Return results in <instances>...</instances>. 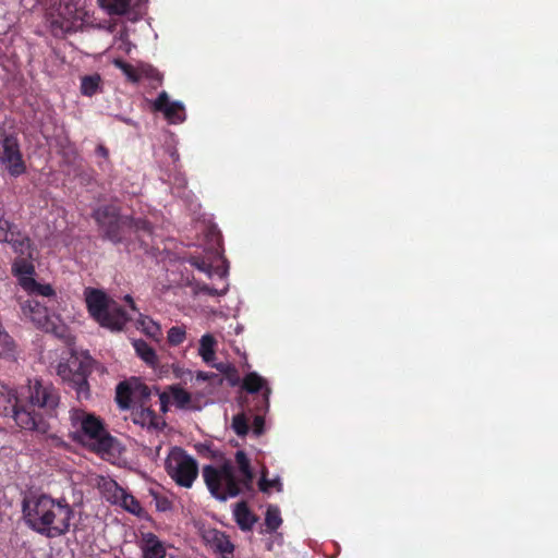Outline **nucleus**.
Returning a JSON list of instances; mask_svg holds the SVG:
<instances>
[{"instance_id": "1", "label": "nucleus", "mask_w": 558, "mask_h": 558, "mask_svg": "<svg viewBox=\"0 0 558 558\" xmlns=\"http://www.w3.org/2000/svg\"><path fill=\"white\" fill-rule=\"evenodd\" d=\"M22 510L25 523L49 538L66 534L74 518L73 508L64 498H52L46 494L26 497Z\"/></svg>"}, {"instance_id": "2", "label": "nucleus", "mask_w": 558, "mask_h": 558, "mask_svg": "<svg viewBox=\"0 0 558 558\" xmlns=\"http://www.w3.org/2000/svg\"><path fill=\"white\" fill-rule=\"evenodd\" d=\"M234 465L227 461L203 468V477L210 494L220 501L236 497L251 488L253 472L250 460L243 451L235 453Z\"/></svg>"}, {"instance_id": "3", "label": "nucleus", "mask_w": 558, "mask_h": 558, "mask_svg": "<svg viewBox=\"0 0 558 558\" xmlns=\"http://www.w3.org/2000/svg\"><path fill=\"white\" fill-rule=\"evenodd\" d=\"M70 421L75 440L100 454L112 449L113 438L96 415L82 409H73L70 411Z\"/></svg>"}, {"instance_id": "4", "label": "nucleus", "mask_w": 558, "mask_h": 558, "mask_svg": "<svg viewBox=\"0 0 558 558\" xmlns=\"http://www.w3.org/2000/svg\"><path fill=\"white\" fill-rule=\"evenodd\" d=\"M85 302L90 316L101 326L112 331H120L129 322L130 316L105 292L97 289H86Z\"/></svg>"}, {"instance_id": "5", "label": "nucleus", "mask_w": 558, "mask_h": 558, "mask_svg": "<svg viewBox=\"0 0 558 558\" xmlns=\"http://www.w3.org/2000/svg\"><path fill=\"white\" fill-rule=\"evenodd\" d=\"M86 17L83 0H52L47 13V21L57 36L78 31Z\"/></svg>"}, {"instance_id": "6", "label": "nucleus", "mask_w": 558, "mask_h": 558, "mask_svg": "<svg viewBox=\"0 0 558 558\" xmlns=\"http://www.w3.org/2000/svg\"><path fill=\"white\" fill-rule=\"evenodd\" d=\"M0 411L4 415L12 414L15 423L23 429L45 433L47 424L44 423L34 412L23 405L15 391L5 384L0 383Z\"/></svg>"}, {"instance_id": "7", "label": "nucleus", "mask_w": 558, "mask_h": 558, "mask_svg": "<svg viewBox=\"0 0 558 558\" xmlns=\"http://www.w3.org/2000/svg\"><path fill=\"white\" fill-rule=\"evenodd\" d=\"M165 468L170 478L184 488H191L198 476L197 461L180 447L171 448Z\"/></svg>"}, {"instance_id": "8", "label": "nucleus", "mask_w": 558, "mask_h": 558, "mask_svg": "<svg viewBox=\"0 0 558 558\" xmlns=\"http://www.w3.org/2000/svg\"><path fill=\"white\" fill-rule=\"evenodd\" d=\"M90 359L88 356L80 357L71 355L65 363H59L57 373L61 379L75 389L78 399H87L89 388L87 384V374L89 372Z\"/></svg>"}, {"instance_id": "9", "label": "nucleus", "mask_w": 558, "mask_h": 558, "mask_svg": "<svg viewBox=\"0 0 558 558\" xmlns=\"http://www.w3.org/2000/svg\"><path fill=\"white\" fill-rule=\"evenodd\" d=\"M27 392V401H23V405L28 411L34 412L45 423L43 417L35 412V408L41 409L47 413H52L60 401L57 389L50 383L34 379L29 380Z\"/></svg>"}, {"instance_id": "10", "label": "nucleus", "mask_w": 558, "mask_h": 558, "mask_svg": "<svg viewBox=\"0 0 558 558\" xmlns=\"http://www.w3.org/2000/svg\"><path fill=\"white\" fill-rule=\"evenodd\" d=\"M0 163L13 177H17L25 171L16 138L8 135L2 128H0Z\"/></svg>"}, {"instance_id": "11", "label": "nucleus", "mask_w": 558, "mask_h": 558, "mask_svg": "<svg viewBox=\"0 0 558 558\" xmlns=\"http://www.w3.org/2000/svg\"><path fill=\"white\" fill-rule=\"evenodd\" d=\"M149 395L147 386L137 379H132L117 386L116 400L121 409H129L137 401L147 399Z\"/></svg>"}, {"instance_id": "12", "label": "nucleus", "mask_w": 558, "mask_h": 558, "mask_svg": "<svg viewBox=\"0 0 558 558\" xmlns=\"http://www.w3.org/2000/svg\"><path fill=\"white\" fill-rule=\"evenodd\" d=\"M106 498L114 505H119L132 514L141 515L143 508L138 500L128 493L123 487L119 486L114 481H108L104 484Z\"/></svg>"}, {"instance_id": "13", "label": "nucleus", "mask_w": 558, "mask_h": 558, "mask_svg": "<svg viewBox=\"0 0 558 558\" xmlns=\"http://www.w3.org/2000/svg\"><path fill=\"white\" fill-rule=\"evenodd\" d=\"M22 312L23 315L29 317L37 327L46 331H56V316L48 310L47 305L41 304L35 299H31L22 304Z\"/></svg>"}, {"instance_id": "14", "label": "nucleus", "mask_w": 558, "mask_h": 558, "mask_svg": "<svg viewBox=\"0 0 558 558\" xmlns=\"http://www.w3.org/2000/svg\"><path fill=\"white\" fill-rule=\"evenodd\" d=\"M94 217L104 229L107 238L111 241H119V213L114 206H104L95 210Z\"/></svg>"}, {"instance_id": "15", "label": "nucleus", "mask_w": 558, "mask_h": 558, "mask_svg": "<svg viewBox=\"0 0 558 558\" xmlns=\"http://www.w3.org/2000/svg\"><path fill=\"white\" fill-rule=\"evenodd\" d=\"M156 111L165 114V118L173 124L181 123L185 120L184 106L180 101H170L166 92H161L157 99L153 102Z\"/></svg>"}, {"instance_id": "16", "label": "nucleus", "mask_w": 558, "mask_h": 558, "mask_svg": "<svg viewBox=\"0 0 558 558\" xmlns=\"http://www.w3.org/2000/svg\"><path fill=\"white\" fill-rule=\"evenodd\" d=\"M203 539L206 545L222 558H231L234 546L229 536L216 529H206L203 532Z\"/></svg>"}, {"instance_id": "17", "label": "nucleus", "mask_w": 558, "mask_h": 558, "mask_svg": "<svg viewBox=\"0 0 558 558\" xmlns=\"http://www.w3.org/2000/svg\"><path fill=\"white\" fill-rule=\"evenodd\" d=\"M137 547L142 558H166L167 546L156 534L142 533L137 539Z\"/></svg>"}, {"instance_id": "18", "label": "nucleus", "mask_w": 558, "mask_h": 558, "mask_svg": "<svg viewBox=\"0 0 558 558\" xmlns=\"http://www.w3.org/2000/svg\"><path fill=\"white\" fill-rule=\"evenodd\" d=\"M147 0H98L102 10L110 15H123L130 9L141 8Z\"/></svg>"}, {"instance_id": "19", "label": "nucleus", "mask_w": 558, "mask_h": 558, "mask_svg": "<svg viewBox=\"0 0 558 558\" xmlns=\"http://www.w3.org/2000/svg\"><path fill=\"white\" fill-rule=\"evenodd\" d=\"M135 425H138L143 428H158L160 424V418L148 408L140 407L133 408L130 417Z\"/></svg>"}, {"instance_id": "20", "label": "nucleus", "mask_w": 558, "mask_h": 558, "mask_svg": "<svg viewBox=\"0 0 558 558\" xmlns=\"http://www.w3.org/2000/svg\"><path fill=\"white\" fill-rule=\"evenodd\" d=\"M243 387L251 393L264 390L265 410L268 409L270 389L266 386V379L256 372L248 373L243 379Z\"/></svg>"}, {"instance_id": "21", "label": "nucleus", "mask_w": 558, "mask_h": 558, "mask_svg": "<svg viewBox=\"0 0 558 558\" xmlns=\"http://www.w3.org/2000/svg\"><path fill=\"white\" fill-rule=\"evenodd\" d=\"M217 341L210 333H205L199 339L198 355L206 364H211L216 360Z\"/></svg>"}, {"instance_id": "22", "label": "nucleus", "mask_w": 558, "mask_h": 558, "mask_svg": "<svg viewBox=\"0 0 558 558\" xmlns=\"http://www.w3.org/2000/svg\"><path fill=\"white\" fill-rule=\"evenodd\" d=\"M233 515L235 522L243 531L251 530L256 522L255 515L248 510L244 502H239L235 505Z\"/></svg>"}, {"instance_id": "23", "label": "nucleus", "mask_w": 558, "mask_h": 558, "mask_svg": "<svg viewBox=\"0 0 558 558\" xmlns=\"http://www.w3.org/2000/svg\"><path fill=\"white\" fill-rule=\"evenodd\" d=\"M133 348L137 356L144 361L148 366L156 367L158 365V356L155 350L144 340H134Z\"/></svg>"}, {"instance_id": "24", "label": "nucleus", "mask_w": 558, "mask_h": 558, "mask_svg": "<svg viewBox=\"0 0 558 558\" xmlns=\"http://www.w3.org/2000/svg\"><path fill=\"white\" fill-rule=\"evenodd\" d=\"M189 262L193 267H195L199 271L206 274L208 276V278H213V277L217 276L222 279V278H226V276L228 274L227 267H220V266L214 267L213 265L208 264L206 260L201 259L198 257H192V258H190Z\"/></svg>"}, {"instance_id": "25", "label": "nucleus", "mask_w": 558, "mask_h": 558, "mask_svg": "<svg viewBox=\"0 0 558 558\" xmlns=\"http://www.w3.org/2000/svg\"><path fill=\"white\" fill-rule=\"evenodd\" d=\"M137 328H140L148 337L158 340L161 336V329L158 323L143 314L138 315Z\"/></svg>"}, {"instance_id": "26", "label": "nucleus", "mask_w": 558, "mask_h": 558, "mask_svg": "<svg viewBox=\"0 0 558 558\" xmlns=\"http://www.w3.org/2000/svg\"><path fill=\"white\" fill-rule=\"evenodd\" d=\"M22 287L31 292V293H35V294H38V295H41V296H52L54 295V291L53 289L51 288V286L49 284H39L35 281V279L33 277H25L23 280H22Z\"/></svg>"}, {"instance_id": "27", "label": "nucleus", "mask_w": 558, "mask_h": 558, "mask_svg": "<svg viewBox=\"0 0 558 558\" xmlns=\"http://www.w3.org/2000/svg\"><path fill=\"white\" fill-rule=\"evenodd\" d=\"M7 243H9L13 247V250L20 253L21 255L27 254L28 256H31L28 238L17 232L16 230L12 234V241H7Z\"/></svg>"}, {"instance_id": "28", "label": "nucleus", "mask_w": 558, "mask_h": 558, "mask_svg": "<svg viewBox=\"0 0 558 558\" xmlns=\"http://www.w3.org/2000/svg\"><path fill=\"white\" fill-rule=\"evenodd\" d=\"M99 84H100L99 75L95 74V75L84 76L81 82V92L83 95L90 97L97 93V90L99 88Z\"/></svg>"}, {"instance_id": "29", "label": "nucleus", "mask_w": 558, "mask_h": 558, "mask_svg": "<svg viewBox=\"0 0 558 558\" xmlns=\"http://www.w3.org/2000/svg\"><path fill=\"white\" fill-rule=\"evenodd\" d=\"M282 523L280 511L277 507L269 506L266 511L265 524L268 530L276 531Z\"/></svg>"}, {"instance_id": "30", "label": "nucleus", "mask_w": 558, "mask_h": 558, "mask_svg": "<svg viewBox=\"0 0 558 558\" xmlns=\"http://www.w3.org/2000/svg\"><path fill=\"white\" fill-rule=\"evenodd\" d=\"M13 271L19 276L20 284L25 277H32L34 274V266L26 259L22 258L13 264Z\"/></svg>"}, {"instance_id": "31", "label": "nucleus", "mask_w": 558, "mask_h": 558, "mask_svg": "<svg viewBox=\"0 0 558 558\" xmlns=\"http://www.w3.org/2000/svg\"><path fill=\"white\" fill-rule=\"evenodd\" d=\"M171 396L173 402L180 408H186L191 401V395L180 387H173L171 389Z\"/></svg>"}, {"instance_id": "32", "label": "nucleus", "mask_w": 558, "mask_h": 558, "mask_svg": "<svg viewBox=\"0 0 558 558\" xmlns=\"http://www.w3.org/2000/svg\"><path fill=\"white\" fill-rule=\"evenodd\" d=\"M259 489L264 493H268L270 488H276L278 492L282 490V483L279 476H276L272 480H267L265 472H263L262 477L258 483Z\"/></svg>"}, {"instance_id": "33", "label": "nucleus", "mask_w": 558, "mask_h": 558, "mask_svg": "<svg viewBox=\"0 0 558 558\" xmlns=\"http://www.w3.org/2000/svg\"><path fill=\"white\" fill-rule=\"evenodd\" d=\"M232 428L239 436H244L248 432L247 418L244 414H238L232 420Z\"/></svg>"}, {"instance_id": "34", "label": "nucleus", "mask_w": 558, "mask_h": 558, "mask_svg": "<svg viewBox=\"0 0 558 558\" xmlns=\"http://www.w3.org/2000/svg\"><path fill=\"white\" fill-rule=\"evenodd\" d=\"M185 339V330L182 327L173 326L168 331V341L172 345L181 344Z\"/></svg>"}, {"instance_id": "35", "label": "nucleus", "mask_w": 558, "mask_h": 558, "mask_svg": "<svg viewBox=\"0 0 558 558\" xmlns=\"http://www.w3.org/2000/svg\"><path fill=\"white\" fill-rule=\"evenodd\" d=\"M14 231V226H12L8 220L0 219V242L12 241V234Z\"/></svg>"}, {"instance_id": "36", "label": "nucleus", "mask_w": 558, "mask_h": 558, "mask_svg": "<svg viewBox=\"0 0 558 558\" xmlns=\"http://www.w3.org/2000/svg\"><path fill=\"white\" fill-rule=\"evenodd\" d=\"M13 352V341L5 333L0 337V357L8 356Z\"/></svg>"}, {"instance_id": "37", "label": "nucleus", "mask_w": 558, "mask_h": 558, "mask_svg": "<svg viewBox=\"0 0 558 558\" xmlns=\"http://www.w3.org/2000/svg\"><path fill=\"white\" fill-rule=\"evenodd\" d=\"M116 64L123 71V73L133 82L140 80V75L136 74V71L130 65L122 61H116Z\"/></svg>"}, {"instance_id": "38", "label": "nucleus", "mask_w": 558, "mask_h": 558, "mask_svg": "<svg viewBox=\"0 0 558 558\" xmlns=\"http://www.w3.org/2000/svg\"><path fill=\"white\" fill-rule=\"evenodd\" d=\"M264 424H265V421H264V417L260 416V415H256L254 417V421H253V425H252V429H253V433L256 435V436H259L263 434L264 432Z\"/></svg>"}, {"instance_id": "39", "label": "nucleus", "mask_w": 558, "mask_h": 558, "mask_svg": "<svg viewBox=\"0 0 558 558\" xmlns=\"http://www.w3.org/2000/svg\"><path fill=\"white\" fill-rule=\"evenodd\" d=\"M142 73H143L146 77H148V78H150V80H153V81H156V82H158V83H160V82H161V78H162V77H161V74H160L156 69H153V68H150V66L143 68V69H142Z\"/></svg>"}, {"instance_id": "40", "label": "nucleus", "mask_w": 558, "mask_h": 558, "mask_svg": "<svg viewBox=\"0 0 558 558\" xmlns=\"http://www.w3.org/2000/svg\"><path fill=\"white\" fill-rule=\"evenodd\" d=\"M198 289H199V292L207 293L209 295H223V294H226L228 287L226 286L223 289L217 290L207 284H203Z\"/></svg>"}, {"instance_id": "41", "label": "nucleus", "mask_w": 558, "mask_h": 558, "mask_svg": "<svg viewBox=\"0 0 558 558\" xmlns=\"http://www.w3.org/2000/svg\"><path fill=\"white\" fill-rule=\"evenodd\" d=\"M196 379L197 380H209V379H218L219 383L222 381L221 378H219L218 375L214 374V373H206V372H197L196 373Z\"/></svg>"}, {"instance_id": "42", "label": "nucleus", "mask_w": 558, "mask_h": 558, "mask_svg": "<svg viewBox=\"0 0 558 558\" xmlns=\"http://www.w3.org/2000/svg\"><path fill=\"white\" fill-rule=\"evenodd\" d=\"M160 449H161V446L158 445V446H156V448L154 450L153 449H145V450L147 451L146 454L149 458L155 459V458H157L159 456Z\"/></svg>"}, {"instance_id": "43", "label": "nucleus", "mask_w": 558, "mask_h": 558, "mask_svg": "<svg viewBox=\"0 0 558 558\" xmlns=\"http://www.w3.org/2000/svg\"><path fill=\"white\" fill-rule=\"evenodd\" d=\"M96 154L101 156L102 158L107 159L108 158V149L102 146V145H98L97 148H96Z\"/></svg>"}, {"instance_id": "44", "label": "nucleus", "mask_w": 558, "mask_h": 558, "mask_svg": "<svg viewBox=\"0 0 558 558\" xmlns=\"http://www.w3.org/2000/svg\"><path fill=\"white\" fill-rule=\"evenodd\" d=\"M209 365H210V366H213V367H215V368H217L218 371H220V372H222V373L227 372V369H228V366H227L226 364H223V363H214V362H213V363H211V364H209Z\"/></svg>"}, {"instance_id": "45", "label": "nucleus", "mask_w": 558, "mask_h": 558, "mask_svg": "<svg viewBox=\"0 0 558 558\" xmlns=\"http://www.w3.org/2000/svg\"><path fill=\"white\" fill-rule=\"evenodd\" d=\"M124 300L130 304V307L132 308V311H134V312L137 311V308H136V306L134 304V301H133L131 295H125Z\"/></svg>"}, {"instance_id": "46", "label": "nucleus", "mask_w": 558, "mask_h": 558, "mask_svg": "<svg viewBox=\"0 0 558 558\" xmlns=\"http://www.w3.org/2000/svg\"><path fill=\"white\" fill-rule=\"evenodd\" d=\"M175 184H177L178 186H185L186 181H185V179H184L183 177H178V178L175 179Z\"/></svg>"}, {"instance_id": "47", "label": "nucleus", "mask_w": 558, "mask_h": 558, "mask_svg": "<svg viewBox=\"0 0 558 558\" xmlns=\"http://www.w3.org/2000/svg\"><path fill=\"white\" fill-rule=\"evenodd\" d=\"M128 124H134V122L131 120V119H125L124 120Z\"/></svg>"}]
</instances>
